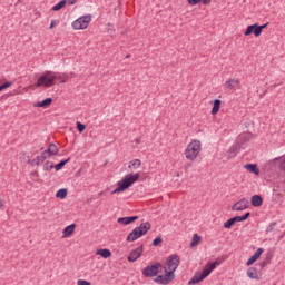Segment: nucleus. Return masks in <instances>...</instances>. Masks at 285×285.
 I'll list each match as a JSON object with an SVG mask.
<instances>
[{
    "label": "nucleus",
    "mask_w": 285,
    "mask_h": 285,
    "mask_svg": "<svg viewBox=\"0 0 285 285\" xmlns=\"http://www.w3.org/2000/svg\"><path fill=\"white\" fill-rule=\"evenodd\" d=\"M68 79L69 77L66 76V73L63 76H57L55 71H46L38 78L36 86L37 88H41L43 86L52 88V86L57 83L56 81H59V83H67Z\"/></svg>",
    "instance_id": "nucleus-1"
},
{
    "label": "nucleus",
    "mask_w": 285,
    "mask_h": 285,
    "mask_svg": "<svg viewBox=\"0 0 285 285\" xmlns=\"http://www.w3.org/2000/svg\"><path fill=\"white\" fill-rule=\"evenodd\" d=\"M141 175L139 173L136 174H128L121 180L117 183V188L111 191V195H119V193H126L132 184L139 181Z\"/></svg>",
    "instance_id": "nucleus-2"
},
{
    "label": "nucleus",
    "mask_w": 285,
    "mask_h": 285,
    "mask_svg": "<svg viewBox=\"0 0 285 285\" xmlns=\"http://www.w3.org/2000/svg\"><path fill=\"white\" fill-rule=\"evenodd\" d=\"M150 228H153L150 222L141 223L128 234L126 242H137V239L144 237V235H148V230H150Z\"/></svg>",
    "instance_id": "nucleus-3"
},
{
    "label": "nucleus",
    "mask_w": 285,
    "mask_h": 285,
    "mask_svg": "<svg viewBox=\"0 0 285 285\" xmlns=\"http://www.w3.org/2000/svg\"><path fill=\"white\" fill-rule=\"evenodd\" d=\"M179 264H181V259L179 258V255L171 254L170 256H168L165 263V267H163L164 273H170L171 277H174L175 279V271L179 268Z\"/></svg>",
    "instance_id": "nucleus-4"
},
{
    "label": "nucleus",
    "mask_w": 285,
    "mask_h": 285,
    "mask_svg": "<svg viewBox=\"0 0 285 285\" xmlns=\"http://www.w3.org/2000/svg\"><path fill=\"white\" fill-rule=\"evenodd\" d=\"M199 153H202V141L194 140L185 149V157L188 161H195Z\"/></svg>",
    "instance_id": "nucleus-5"
},
{
    "label": "nucleus",
    "mask_w": 285,
    "mask_h": 285,
    "mask_svg": "<svg viewBox=\"0 0 285 285\" xmlns=\"http://www.w3.org/2000/svg\"><path fill=\"white\" fill-rule=\"evenodd\" d=\"M161 271H164V265L157 262L153 265H148L147 267H145L142 269V275L144 277H157L159 273H161Z\"/></svg>",
    "instance_id": "nucleus-6"
},
{
    "label": "nucleus",
    "mask_w": 285,
    "mask_h": 285,
    "mask_svg": "<svg viewBox=\"0 0 285 285\" xmlns=\"http://www.w3.org/2000/svg\"><path fill=\"white\" fill-rule=\"evenodd\" d=\"M90 21H92V16H82L72 22L73 30H86Z\"/></svg>",
    "instance_id": "nucleus-7"
},
{
    "label": "nucleus",
    "mask_w": 285,
    "mask_h": 285,
    "mask_svg": "<svg viewBox=\"0 0 285 285\" xmlns=\"http://www.w3.org/2000/svg\"><path fill=\"white\" fill-rule=\"evenodd\" d=\"M173 279H175V278L173 277V274L165 272V275H158V276L154 279V282H156V284L168 285L169 283L173 282Z\"/></svg>",
    "instance_id": "nucleus-8"
},
{
    "label": "nucleus",
    "mask_w": 285,
    "mask_h": 285,
    "mask_svg": "<svg viewBox=\"0 0 285 285\" xmlns=\"http://www.w3.org/2000/svg\"><path fill=\"white\" fill-rule=\"evenodd\" d=\"M253 33L255 37H259L262 35L259 23L249 24L244 32L245 37H250Z\"/></svg>",
    "instance_id": "nucleus-9"
},
{
    "label": "nucleus",
    "mask_w": 285,
    "mask_h": 285,
    "mask_svg": "<svg viewBox=\"0 0 285 285\" xmlns=\"http://www.w3.org/2000/svg\"><path fill=\"white\" fill-rule=\"evenodd\" d=\"M250 137H252L250 134H240L236 139V145L238 146V148L244 150L248 141H250Z\"/></svg>",
    "instance_id": "nucleus-10"
},
{
    "label": "nucleus",
    "mask_w": 285,
    "mask_h": 285,
    "mask_svg": "<svg viewBox=\"0 0 285 285\" xmlns=\"http://www.w3.org/2000/svg\"><path fill=\"white\" fill-rule=\"evenodd\" d=\"M144 255V245H140L138 248L131 250L127 257L128 262H137L139 257Z\"/></svg>",
    "instance_id": "nucleus-11"
},
{
    "label": "nucleus",
    "mask_w": 285,
    "mask_h": 285,
    "mask_svg": "<svg viewBox=\"0 0 285 285\" xmlns=\"http://www.w3.org/2000/svg\"><path fill=\"white\" fill-rule=\"evenodd\" d=\"M249 205H250V202H248V199H246V198H243V199L236 202L232 206V210H235V212L246 210V208H248Z\"/></svg>",
    "instance_id": "nucleus-12"
},
{
    "label": "nucleus",
    "mask_w": 285,
    "mask_h": 285,
    "mask_svg": "<svg viewBox=\"0 0 285 285\" xmlns=\"http://www.w3.org/2000/svg\"><path fill=\"white\" fill-rule=\"evenodd\" d=\"M208 277L204 271L197 272L191 279L188 282V285H197L200 284V282H204Z\"/></svg>",
    "instance_id": "nucleus-13"
},
{
    "label": "nucleus",
    "mask_w": 285,
    "mask_h": 285,
    "mask_svg": "<svg viewBox=\"0 0 285 285\" xmlns=\"http://www.w3.org/2000/svg\"><path fill=\"white\" fill-rule=\"evenodd\" d=\"M247 277H249V279L259 282V279H262V271H259L257 267H249L247 269Z\"/></svg>",
    "instance_id": "nucleus-14"
},
{
    "label": "nucleus",
    "mask_w": 285,
    "mask_h": 285,
    "mask_svg": "<svg viewBox=\"0 0 285 285\" xmlns=\"http://www.w3.org/2000/svg\"><path fill=\"white\" fill-rule=\"evenodd\" d=\"M137 219H139V216H127V217H119L117 222L122 226H128L130 224H134V222H137Z\"/></svg>",
    "instance_id": "nucleus-15"
},
{
    "label": "nucleus",
    "mask_w": 285,
    "mask_h": 285,
    "mask_svg": "<svg viewBox=\"0 0 285 285\" xmlns=\"http://www.w3.org/2000/svg\"><path fill=\"white\" fill-rule=\"evenodd\" d=\"M239 83H242L239 81V79H237V78H229L225 82V88H227V90H235V88H237V86H239Z\"/></svg>",
    "instance_id": "nucleus-16"
},
{
    "label": "nucleus",
    "mask_w": 285,
    "mask_h": 285,
    "mask_svg": "<svg viewBox=\"0 0 285 285\" xmlns=\"http://www.w3.org/2000/svg\"><path fill=\"white\" fill-rule=\"evenodd\" d=\"M96 255H100L102 259H110V257H112V252L108 248H100L96 250Z\"/></svg>",
    "instance_id": "nucleus-17"
},
{
    "label": "nucleus",
    "mask_w": 285,
    "mask_h": 285,
    "mask_svg": "<svg viewBox=\"0 0 285 285\" xmlns=\"http://www.w3.org/2000/svg\"><path fill=\"white\" fill-rule=\"evenodd\" d=\"M250 204H252V206H254V208H259V206H262V204H264V198H262L261 195H254L250 198Z\"/></svg>",
    "instance_id": "nucleus-18"
},
{
    "label": "nucleus",
    "mask_w": 285,
    "mask_h": 285,
    "mask_svg": "<svg viewBox=\"0 0 285 285\" xmlns=\"http://www.w3.org/2000/svg\"><path fill=\"white\" fill-rule=\"evenodd\" d=\"M239 150H242V148H239V145L235 142V145H233L228 150V159H233L237 157V154L239 153Z\"/></svg>",
    "instance_id": "nucleus-19"
},
{
    "label": "nucleus",
    "mask_w": 285,
    "mask_h": 285,
    "mask_svg": "<svg viewBox=\"0 0 285 285\" xmlns=\"http://www.w3.org/2000/svg\"><path fill=\"white\" fill-rule=\"evenodd\" d=\"M77 228V224H71L68 225L67 227H65V229L62 230V237H70L72 235V233H75V229Z\"/></svg>",
    "instance_id": "nucleus-20"
},
{
    "label": "nucleus",
    "mask_w": 285,
    "mask_h": 285,
    "mask_svg": "<svg viewBox=\"0 0 285 285\" xmlns=\"http://www.w3.org/2000/svg\"><path fill=\"white\" fill-rule=\"evenodd\" d=\"M52 104V98H46L41 101H38L35 104V108H49V106Z\"/></svg>",
    "instance_id": "nucleus-21"
},
{
    "label": "nucleus",
    "mask_w": 285,
    "mask_h": 285,
    "mask_svg": "<svg viewBox=\"0 0 285 285\" xmlns=\"http://www.w3.org/2000/svg\"><path fill=\"white\" fill-rule=\"evenodd\" d=\"M245 170H248V173H253V175H259V167L257 164H246L244 165Z\"/></svg>",
    "instance_id": "nucleus-22"
},
{
    "label": "nucleus",
    "mask_w": 285,
    "mask_h": 285,
    "mask_svg": "<svg viewBox=\"0 0 285 285\" xmlns=\"http://www.w3.org/2000/svg\"><path fill=\"white\" fill-rule=\"evenodd\" d=\"M219 108H222V100L215 99L210 111L212 115H217V112H219Z\"/></svg>",
    "instance_id": "nucleus-23"
},
{
    "label": "nucleus",
    "mask_w": 285,
    "mask_h": 285,
    "mask_svg": "<svg viewBox=\"0 0 285 285\" xmlns=\"http://www.w3.org/2000/svg\"><path fill=\"white\" fill-rule=\"evenodd\" d=\"M272 259H273V255L268 253L266 258L258 264L259 268H266V266L271 264Z\"/></svg>",
    "instance_id": "nucleus-24"
},
{
    "label": "nucleus",
    "mask_w": 285,
    "mask_h": 285,
    "mask_svg": "<svg viewBox=\"0 0 285 285\" xmlns=\"http://www.w3.org/2000/svg\"><path fill=\"white\" fill-rule=\"evenodd\" d=\"M189 6H197L198 3H203V6H209V3L213 2V0H187Z\"/></svg>",
    "instance_id": "nucleus-25"
},
{
    "label": "nucleus",
    "mask_w": 285,
    "mask_h": 285,
    "mask_svg": "<svg viewBox=\"0 0 285 285\" xmlns=\"http://www.w3.org/2000/svg\"><path fill=\"white\" fill-rule=\"evenodd\" d=\"M68 197V189L67 188H61L56 193V198L57 199H66Z\"/></svg>",
    "instance_id": "nucleus-26"
},
{
    "label": "nucleus",
    "mask_w": 285,
    "mask_h": 285,
    "mask_svg": "<svg viewBox=\"0 0 285 285\" xmlns=\"http://www.w3.org/2000/svg\"><path fill=\"white\" fill-rule=\"evenodd\" d=\"M215 268H217V267H215V264H214V263H208V264L204 267L203 272H205V274H206L207 277H208V275H210V274L213 273V271H215Z\"/></svg>",
    "instance_id": "nucleus-27"
},
{
    "label": "nucleus",
    "mask_w": 285,
    "mask_h": 285,
    "mask_svg": "<svg viewBox=\"0 0 285 285\" xmlns=\"http://www.w3.org/2000/svg\"><path fill=\"white\" fill-rule=\"evenodd\" d=\"M69 161H70V158L60 160L58 164L53 165L55 170L57 171L61 170V168H63V166H66V164H68Z\"/></svg>",
    "instance_id": "nucleus-28"
},
{
    "label": "nucleus",
    "mask_w": 285,
    "mask_h": 285,
    "mask_svg": "<svg viewBox=\"0 0 285 285\" xmlns=\"http://www.w3.org/2000/svg\"><path fill=\"white\" fill-rule=\"evenodd\" d=\"M66 0L59 1L56 6L52 7L53 12H59L62 8H66Z\"/></svg>",
    "instance_id": "nucleus-29"
},
{
    "label": "nucleus",
    "mask_w": 285,
    "mask_h": 285,
    "mask_svg": "<svg viewBox=\"0 0 285 285\" xmlns=\"http://www.w3.org/2000/svg\"><path fill=\"white\" fill-rule=\"evenodd\" d=\"M199 242H202V236H198L197 234H194L193 240L190 243V248H195V246L199 245Z\"/></svg>",
    "instance_id": "nucleus-30"
},
{
    "label": "nucleus",
    "mask_w": 285,
    "mask_h": 285,
    "mask_svg": "<svg viewBox=\"0 0 285 285\" xmlns=\"http://www.w3.org/2000/svg\"><path fill=\"white\" fill-rule=\"evenodd\" d=\"M140 166H141V160L134 159V160L129 161L128 168H135L137 170V168H139Z\"/></svg>",
    "instance_id": "nucleus-31"
},
{
    "label": "nucleus",
    "mask_w": 285,
    "mask_h": 285,
    "mask_svg": "<svg viewBox=\"0 0 285 285\" xmlns=\"http://www.w3.org/2000/svg\"><path fill=\"white\" fill-rule=\"evenodd\" d=\"M49 149L51 150V155H53V157L59 155V147H57L56 144H49Z\"/></svg>",
    "instance_id": "nucleus-32"
},
{
    "label": "nucleus",
    "mask_w": 285,
    "mask_h": 285,
    "mask_svg": "<svg viewBox=\"0 0 285 285\" xmlns=\"http://www.w3.org/2000/svg\"><path fill=\"white\" fill-rule=\"evenodd\" d=\"M234 224H235V220H234V218L232 217V218H229L227 222H225L223 226H224V228L230 230V228H233V225H234Z\"/></svg>",
    "instance_id": "nucleus-33"
},
{
    "label": "nucleus",
    "mask_w": 285,
    "mask_h": 285,
    "mask_svg": "<svg viewBox=\"0 0 285 285\" xmlns=\"http://www.w3.org/2000/svg\"><path fill=\"white\" fill-rule=\"evenodd\" d=\"M52 168H55V163L49 160L45 163L43 170L49 171V170H52Z\"/></svg>",
    "instance_id": "nucleus-34"
},
{
    "label": "nucleus",
    "mask_w": 285,
    "mask_h": 285,
    "mask_svg": "<svg viewBox=\"0 0 285 285\" xmlns=\"http://www.w3.org/2000/svg\"><path fill=\"white\" fill-rule=\"evenodd\" d=\"M257 256L256 255H252L248 259H247V262H246V266H253L254 264H255V262H257Z\"/></svg>",
    "instance_id": "nucleus-35"
},
{
    "label": "nucleus",
    "mask_w": 285,
    "mask_h": 285,
    "mask_svg": "<svg viewBox=\"0 0 285 285\" xmlns=\"http://www.w3.org/2000/svg\"><path fill=\"white\" fill-rule=\"evenodd\" d=\"M164 243V238H161V236L156 237L153 240V246L157 247V246H161V244Z\"/></svg>",
    "instance_id": "nucleus-36"
},
{
    "label": "nucleus",
    "mask_w": 285,
    "mask_h": 285,
    "mask_svg": "<svg viewBox=\"0 0 285 285\" xmlns=\"http://www.w3.org/2000/svg\"><path fill=\"white\" fill-rule=\"evenodd\" d=\"M76 128H77L78 132H83V130H86V125L81 124L80 121H77Z\"/></svg>",
    "instance_id": "nucleus-37"
},
{
    "label": "nucleus",
    "mask_w": 285,
    "mask_h": 285,
    "mask_svg": "<svg viewBox=\"0 0 285 285\" xmlns=\"http://www.w3.org/2000/svg\"><path fill=\"white\" fill-rule=\"evenodd\" d=\"M277 226L276 222L271 223L267 227H266V233H273L275 230V227Z\"/></svg>",
    "instance_id": "nucleus-38"
},
{
    "label": "nucleus",
    "mask_w": 285,
    "mask_h": 285,
    "mask_svg": "<svg viewBox=\"0 0 285 285\" xmlns=\"http://www.w3.org/2000/svg\"><path fill=\"white\" fill-rule=\"evenodd\" d=\"M41 150V155L40 157L46 161V159H50V156H48V154L43 150V147L40 149Z\"/></svg>",
    "instance_id": "nucleus-39"
},
{
    "label": "nucleus",
    "mask_w": 285,
    "mask_h": 285,
    "mask_svg": "<svg viewBox=\"0 0 285 285\" xmlns=\"http://www.w3.org/2000/svg\"><path fill=\"white\" fill-rule=\"evenodd\" d=\"M262 253H264V248L259 247L253 255L259 259V257H262Z\"/></svg>",
    "instance_id": "nucleus-40"
},
{
    "label": "nucleus",
    "mask_w": 285,
    "mask_h": 285,
    "mask_svg": "<svg viewBox=\"0 0 285 285\" xmlns=\"http://www.w3.org/2000/svg\"><path fill=\"white\" fill-rule=\"evenodd\" d=\"M43 161H46L41 156H37L36 157V164L37 166H41V164H43Z\"/></svg>",
    "instance_id": "nucleus-41"
},
{
    "label": "nucleus",
    "mask_w": 285,
    "mask_h": 285,
    "mask_svg": "<svg viewBox=\"0 0 285 285\" xmlns=\"http://www.w3.org/2000/svg\"><path fill=\"white\" fill-rule=\"evenodd\" d=\"M78 285H92V283L86 281V279H78L77 282Z\"/></svg>",
    "instance_id": "nucleus-42"
},
{
    "label": "nucleus",
    "mask_w": 285,
    "mask_h": 285,
    "mask_svg": "<svg viewBox=\"0 0 285 285\" xmlns=\"http://www.w3.org/2000/svg\"><path fill=\"white\" fill-rule=\"evenodd\" d=\"M258 28H261V33L264 32L265 28H268V22H266L265 24H258Z\"/></svg>",
    "instance_id": "nucleus-43"
},
{
    "label": "nucleus",
    "mask_w": 285,
    "mask_h": 285,
    "mask_svg": "<svg viewBox=\"0 0 285 285\" xmlns=\"http://www.w3.org/2000/svg\"><path fill=\"white\" fill-rule=\"evenodd\" d=\"M243 218V222H246V219H248V217H250V212L245 213L243 216H240Z\"/></svg>",
    "instance_id": "nucleus-44"
},
{
    "label": "nucleus",
    "mask_w": 285,
    "mask_h": 285,
    "mask_svg": "<svg viewBox=\"0 0 285 285\" xmlns=\"http://www.w3.org/2000/svg\"><path fill=\"white\" fill-rule=\"evenodd\" d=\"M234 218V223L237 224V222H244V218H242V216H235V217H232Z\"/></svg>",
    "instance_id": "nucleus-45"
},
{
    "label": "nucleus",
    "mask_w": 285,
    "mask_h": 285,
    "mask_svg": "<svg viewBox=\"0 0 285 285\" xmlns=\"http://www.w3.org/2000/svg\"><path fill=\"white\" fill-rule=\"evenodd\" d=\"M45 153L48 154L49 157H55L49 146L45 149Z\"/></svg>",
    "instance_id": "nucleus-46"
},
{
    "label": "nucleus",
    "mask_w": 285,
    "mask_h": 285,
    "mask_svg": "<svg viewBox=\"0 0 285 285\" xmlns=\"http://www.w3.org/2000/svg\"><path fill=\"white\" fill-rule=\"evenodd\" d=\"M31 166H37V158L28 160Z\"/></svg>",
    "instance_id": "nucleus-47"
},
{
    "label": "nucleus",
    "mask_w": 285,
    "mask_h": 285,
    "mask_svg": "<svg viewBox=\"0 0 285 285\" xmlns=\"http://www.w3.org/2000/svg\"><path fill=\"white\" fill-rule=\"evenodd\" d=\"M69 6H75L77 3V0H68Z\"/></svg>",
    "instance_id": "nucleus-48"
},
{
    "label": "nucleus",
    "mask_w": 285,
    "mask_h": 285,
    "mask_svg": "<svg viewBox=\"0 0 285 285\" xmlns=\"http://www.w3.org/2000/svg\"><path fill=\"white\" fill-rule=\"evenodd\" d=\"M52 28H55V20L51 21V23L49 26V30H52Z\"/></svg>",
    "instance_id": "nucleus-49"
},
{
    "label": "nucleus",
    "mask_w": 285,
    "mask_h": 285,
    "mask_svg": "<svg viewBox=\"0 0 285 285\" xmlns=\"http://www.w3.org/2000/svg\"><path fill=\"white\" fill-rule=\"evenodd\" d=\"M212 264H215V267L217 268V266H219V264H222L219 261L213 262Z\"/></svg>",
    "instance_id": "nucleus-50"
},
{
    "label": "nucleus",
    "mask_w": 285,
    "mask_h": 285,
    "mask_svg": "<svg viewBox=\"0 0 285 285\" xmlns=\"http://www.w3.org/2000/svg\"><path fill=\"white\" fill-rule=\"evenodd\" d=\"M3 205H4L3 199L0 198V208H3Z\"/></svg>",
    "instance_id": "nucleus-51"
},
{
    "label": "nucleus",
    "mask_w": 285,
    "mask_h": 285,
    "mask_svg": "<svg viewBox=\"0 0 285 285\" xmlns=\"http://www.w3.org/2000/svg\"><path fill=\"white\" fill-rule=\"evenodd\" d=\"M136 144H141V139L140 138H136Z\"/></svg>",
    "instance_id": "nucleus-52"
},
{
    "label": "nucleus",
    "mask_w": 285,
    "mask_h": 285,
    "mask_svg": "<svg viewBox=\"0 0 285 285\" xmlns=\"http://www.w3.org/2000/svg\"><path fill=\"white\" fill-rule=\"evenodd\" d=\"M190 166H191V164H187L185 168L188 169V168H190Z\"/></svg>",
    "instance_id": "nucleus-53"
},
{
    "label": "nucleus",
    "mask_w": 285,
    "mask_h": 285,
    "mask_svg": "<svg viewBox=\"0 0 285 285\" xmlns=\"http://www.w3.org/2000/svg\"><path fill=\"white\" fill-rule=\"evenodd\" d=\"M126 59H130V53L126 56Z\"/></svg>",
    "instance_id": "nucleus-54"
},
{
    "label": "nucleus",
    "mask_w": 285,
    "mask_h": 285,
    "mask_svg": "<svg viewBox=\"0 0 285 285\" xmlns=\"http://www.w3.org/2000/svg\"><path fill=\"white\" fill-rule=\"evenodd\" d=\"M99 196H104V191L99 193Z\"/></svg>",
    "instance_id": "nucleus-55"
}]
</instances>
